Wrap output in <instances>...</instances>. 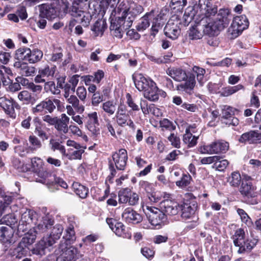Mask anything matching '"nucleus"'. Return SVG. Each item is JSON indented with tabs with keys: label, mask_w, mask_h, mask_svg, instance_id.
Wrapping results in <instances>:
<instances>
[{
	"label": "nucleus",
	"mask_w": 261,
	"mask_h": 261,
	"mask_svg": "<svg viewBox=\"0 0 261 261\" xmlns=\"http://www.w3.org/2000/svg\"><path fill=\"white\" fill-rule=\"evenodd\" d=\"M17 218L14 214H10L6 215L1 220L0 222L1 224H5L11 228L18 227L17 225Z\"/></svg>",
	"instance_id": "4c0bfd02"
},
{
	"label": "nucleus",
	"mask_w": 261,
	"mask_h": 261,
	"mask_svg": "<svg viewBox=\"0 0 261 261\" xmlns=\"http://www.w3.org/2000/svg\"><path fill=\"white\" fill-rule=\"evenodd\" d=\"M30 49L28 47H20L15 51L14 58L17 61H29Z\"/></svg>",
	"instance_id": "79ce46f5"
},
{
	"label": "nucleus",
	"mask_w": 261,
	"mask_h": 261,
	"mask_svg": "<svg viewBox=\"0 0 261 261\" xmlns=\"http://www.w3.org/2000/svg\"><path fill=\"white\" fill-rule=\"evenodd\" d=\"M29 62L30 63H35L39 61L43 57V53L38 49H35L31 50L29 55Z\"/></svg>",
	"instance_id": "09e8293b"
},
{
	"label": "nucleus",
	"mask_w": 261,
	"mask_h": 261,
	"mask_svg": "<svg viewBox=\"0 0 261 261\" xmlns=\"http://www.w3.org/2000/svg\"><path fill=\"white\" fill-rule=\"evenodd\" d=\"M154 17V11H151L150 12L146 13L140 19V21L137 26L138 31H143L146 30L150 25L149 19H152Z\"/></svg>",
	"instance_id": "473e14b6"
},
{
	"label": "nucleus",
	"mask_w": 261,
	"mask_h": 261,
	"mask_svg": "<svg viewBox=\"0 0 261 261\" xmlns=\"http://www.w3.org/2000/svg\"><path fill=\"white\" fill-rule=\"evenodd\" d=\"M229 149V143L223 140L212 142L207 145H203L200 148L202 153L218 154L225 153Z\"/></svg>",
	"instance_id": "1a4fd4ad"
},
{
	"label": "nucleus",
	"mask_w": 261,
	"mask_h": 261,
	"mask_svg": "<svg viewBox=\"0 0 261 261\" xmlns=\"http://www.w3.org/2000/svg\"><path fill=\"white\" fill-rule=\"evenodd\" d=\"M116 117L117 123L119 126L124 127L128 125L132 128H135V125L128 114L118 113H117Z\"/></svg>",
	"instance_id": "2f4dec72"
},
{
	"label": "nucleus",
	"mask_w": 261,
	"mask_h": 261,
	"mask_svg": "<svg viewBox=\"0 0 261 261\" xmlns=\"http://www.w3.org/2000/svg\"><path fill=\"white\" fill-rule=\"evenodd\" d=\"M67 101L71 104L73 108L79 113H82L84 111V107L82 105H80L79 100L75 95H71L67 98Z\"/></svg>",
	"instance_id": "603ef678"
},
{
	"label": "nucleus",
	"mask_w": 261,
	"mask_h": 261,
	"mask_svg": "<svg viewBox=\"0 0 261 261\" xmlns=\"http://www.w3.org/2000/svg\"><path fill=\"white\" fill-rule=\"evenodd\" d=\"M66 234L61 240H66L67 244H71L75 239L73 227L70 226L66 230Z\"/></svg>",
	"instance_id": "4d7b16f0"
},
{
	"label": "nucleus",
	"mask_w": 261,
	"mask_h": 261,
	"mask_svg": "<svg viewBox=\"0 0 261 261\" xmlns=\"http://www.w3.org/2000/svg\"><path fill=\"white\" fill-rule=\"evenodd\" d=\"M257 240L253 239L244 241L243 244L239 247L238 251L239 253H244L245 252L250 251L256 245Z\"/></svg>",
	"instance_id": "ea45409f"
},
{
	"label": "nucleus",
	"mask_w": 261,
	"mask_h": 261,
	"mask_svg": "<svg viewBox=\"0 0 261 261\" xmlns=\"http://www.w3.org/2000/svg\"><path fill=\"white\" fill-rule=\"evenodd\" d=\"M37 234L38 233L35 231V230L34 229H30L27 233H25L24 236L21 239V241L20 242V245H24L28 247L29 245L34 243Z\"/></svg>",
	"instance_id": "f704fd0d"
},
{
	"label": "nucleus",
	"mask_w": 261,
	"mask_h": 261,
	"mask_svg": "<svg viewBox=\"0 0 261 261\" xmlns=\"http://www.w3.org/2000/svg\"><path fill=\"white\" fill-rule=\"evenodd\" d=\"M229 11L226 9H221L215 18L207 19L202 18L200 23H202L201 29L204 34L212 36L217 35L218 32L227 27L230 19L228 18Z\"/></svg>",
	"instance_id": "f257e3e1"
},
{
	"label": "nucleus",
	"mask_w": 261,
	"mask_h": 261,
	"mask_svg": "<svg viewBox=\"0 0 261 261\" xmlns=\"http://www.w3.org/2000/svg\"><path fill=\"white\" fill-rule=\"evenodd\" d=\"M63 230L62 225L57 224L52 228L49 237L47 239V243L48 246L54 244L57 240L60 239Z\"/></svg>",
	"instance_id": "c85d7f7f"
},
{
	"label": "nucleus",
	"mask_w": 261,
	"mask_h": 261,
	"mask_svg": "<svg viewBox=\"0 0 261 261\" xmlns=\"http://www.w3.org/2000/svg\"><path fill=\"white\" fill-rule=\"evenodd\" d=\"M28 249V247L24 245H21L19 243L14 251V255H15L16 258H20L27 253Z\"/></svg>",
	"instance_id": "e2e57ef3"
},
{
	"label": "nucleus",
	"mask_w": 261,
	"mask_h": 261,
	"mask_svg": "<svg viewBox=\"0 0 261 261\" xmlns=\"http://www.w3.org/2000/svg\"><path fill=\"white\" fill-rule=\"evenodd\" d=\"M196 12L193 7H188L182 17L181 23L184 26H187L194 19Z\"/></svg>",
	"instance_id": "37998d69"
},
{
	"label": "nucleus",
	"mask_w": 261,
	"mask_h": 261,
	"mask_svg": "<svg viewBox=\"0 0 261 261\" xmlns=\"http://www.w3.org/2000/svg\"><path fill=\"white\" fill-rule=\"evenodd\" d=\"M239 141L241 143H260L261 133L257 130H250L243 134L239 139Z\"/></svg>",
	"instance_id": "aec40b11"
},
{
	"label": "nucleus",
	"mask_w": 261,
	"mask_h": 261,
	"mask_svg": "<svg viewBox=\"0 0 261 261\" xmlns=\"http://www.w3.org/2000/svg\"><path fill=\"white\" fill-rule=\"evenodd\" d=\"M244 89V86L241 84L234 86H227L223 88L220 92V94L222 96L227 97Z\"/></svg>",
	"instance_id": "a19ab883"
},
{
	"label": "nucleus",
	"mask_w": 261,
	"mask_h": 261,
	"mask_svg": "<svg viewBox=\"0 0 261 261\" xmlns=\"http://www.w3.org/2000/svg\"><path fill=\"white\" fill-rule=\"evenodd\" d=\"M36 213L30 209H25L24 211H21L20 220L18 225V230L24 232L31 226L33 221L37 219Z\"/></svg>",
	"instance_id": "9b49d317"
},
{
	"label": "nucleus",
	"mask_w": 261,
	"mask_h": 261,
	"mask_svg": "<svg viewBox=\"0 0 261 261\" xmlns=\"http://www.w3.org/2000/svg\"><path fill=\"white\" fill-rule=\"evenodd\" d=\"M61 101L59 99L49 97L41 100L36 106L32 107L31 111L34 114H52L56 109L60 110Z\"/></svg>",
	"instance_id": "20e7f679"
},
{
	"label": "nucleus",
	"mask_w": 261,
	"mask_h": 261,
	"mask_svg": "<svg viewBox=\"0 0 261 261\" xmlns=\"http://www.w3.org/2000/svg\"><path fill=\"white\" fill-rule=\"evenodd\" d=\"M29 141L34 150L38 149L42 146L40 140L36 136L31 135L29 138Z\"/></svg>",
	"instance_id": "69168bd1"
},
{
	"label": "nucleus",
	"mask_w": 261,
	"mask_h": 261,
	"mask_svg": "<svg viewBox=\"0 0 261 261\" xmlns=\"http://www.w3.org/2000/svg\"><path fill=\"white\" fill-rule=\"evenodd\" d=\"M241 181V176L238 172H233L228 179V182L230 186L234 187H238Z\"/></svg>",
	"instance_id": "6e6d98bb"
},
{
	"label": "nucleus",
	"mask_w": 261,
	"mask_h": 261,
	"mask_svg": "<svg viewBox=\"0 0 261 261\" xmlns=\"http://www.w3.org/2000/svg\"><path fill=\"white\" fill-rule=\"evenodd\" d=\"M201 29V24H199L197 26L193 27L190 28L188 32V36L189 38L191 40H197L201 39L203 36V34L200 31Z\"/></svg>",
	"instance_id": "49530a36"
},
{
	"label": "nucleus",
	"mask_w": 261,
	"mask_h": 261,
	"mask_svg": "<svg viewBox=\"0 0 261 261\" xmlns=\"http://www.w3.org/2000/svg\"><path fill=\"white\" fill-rule=\"evenodd\" d=\"M72 6L70 8L69 13L73 18L78 19L80 20V23L82 24L84 27H88L91 20L92 16L91 13H95L97 11L95 9L93 11L92 8V3L89 4V11L88 13H86L82 10L80 7L79 5L82 2H78L75 1H71Z\"/></svg>",
	"instance_id": "39448f33"
},
{
	"label": "nucleus",
	"mask_w": 261,
	"mask_h": 261,
	"mask_svg": "<svg viewBox=\"0 0 261 261\" xmlns=\"http://www.w3.org/2000/svg\"><path fill=\"white\" fill-rule=\"evenodd\" d=\"M106 222L111 230L118 236L123 238L130 239L131 233L126 230L124 224L118 222L116 219L110 218L106 219Z\"/></svg>",
	"instance_id": "4468645a"
},
{
	"label": "nucleus",
	"mask_w": 261,
	"mask_h": 261,
	"mask_svg": "<svg viewBox=\"0 0 261 261\" xmlns=\"http://www.w3.org/2000/svg\"><path fill=\"white\" fill-rule=\"evenodd\" d=\"M48 246L46 241H41L32 250V252L34 254H36L42 256L45 254V249Z\"/></svg>",
	"instance_id": "3c124183"
},
{
	"label": "nucleus",
	"mask_w": 261,
	"mask_h": 261,
	"mask_svg": "<svg viewBox=\"0 0 261 261\" xmlns=\"http://www.w3.org/2000/svg\"><path fill=\"white\" fill-rule=\"evenodd\" d=\"M31 164L33 170L37 173L38 175L40 178L38 179H44L47 178L45 175V173H50L47 170H43V166L44 165L42 160L39 158L35 157L31 159Z\"/></svg>",
	"instance_id": "b1692460"
},
{
	"label": "nucleus",
	"mask_w": 261,
	"mask_h": 261,
	"mask_svg": "<svg viewBox=\"0 0 261 261\" xmlns=\"http://www.w3.org/2000/svg\"><path fill=\"white\" fill-rule=\"evenodd\" d=\"M56 66L53 65L46 64L40 67L38 75L35 77L34 81L36 83L45 82L54 77L56 70Z\"/></svg>",
	"instance_id": "2eb2a0df"
},
{
	"label": "nucleus",
	"mask_w": 261,
	"mask_h": 261,
	"mask_svg": "<svg viewBox=\"0 0 261 261\" xmlns=\"http://www.w3.org/2000/svg\"><path fill=\"white\" fill-rule=\"evenodd\" d=\"M237 212L240 216L242 222L244 223L248 226H251L253 225V222L251 218L244 210L238 208L237 209Z\"/></svg>",
	"instance_id": "864d4df0"
},
{
	"label": "nucleus",
	"mask_w": 261,
	"mask_h": 261,
	"mask_svg": "<svg viewBox=\"0 0 261 261\" xmlns=\"http://www.w3.org/2000/svg\"><path fill=\"white\" fill-rule=\"evenodd\" d=\"M167 74L178 82L184 81L188 75L185 70L179 68H169L167 70Z\"/></svg>",
	"instance_id": "7c9ffc66"
},
{
	"label": "nucleus",
	"mask_w": 261,
	"mask_h": 261,
	"mask_svg": "<svg viewBox=\"0 0 261 261\" xmlns=\"http://www.w3.org/2000/svg\"><path fill=\"white\" fill-rule=\"evenodd\" d=\"M195 76L193 74L187 75V78L185 80L184 83H181L177 86V89L190 93L194 88L195 85Z\"/></svg>",
	"instance_id": "c756f323"
},
{
	"label": "nucleus",
	"mask_w": 261,
	"mask_h": 261,
	"mask_svg": "<svg viewBox=\"0 0 261 261\" xmlns=\"http://www.w3.org/2000/svg\"><path fill=\"white\" fill-rule=\"evenodd\" d=\"M49 144L50 145V148L52 151H55L56 150H59L63 156L65 154L66 149L64 146L61 144L56 140L51 139L49 141Z\"/></svg>",
	"instance_id": "bf43d9fd"
},
{
	"label": "nucleus",
	"mask_w": 261,
	"mask_h": 261,
	"mask_svg": "<svg viewBox=\"0 0 261 261\" xmlns=\"http://www.w3.org/2000/svg\"><path fill=\"white\" fill-rule=\"evenodd\" d=\"M13 233V228L6 226H2L0 228V239L4 242H9Z\"/></svg>",
	"instance_id": "c03bdc74"
},
{
	"label": "nucleus",
	"mask_w": 261,
	"mask_h": 261,
	"mask_svg": "<svg viewBox=\"0 0 261 261\" xmlns=\"http://www.w3.org/2000/svg\"><path fill=\"white\" fill-rule=\"evenodd\" d=\"M44 83V90L46 93H50L53 95H58L60 94L61 91L57 88L54 82L45 81Z\"/></svg>",
	"instance_id": "de8ad7c7"
},
{
	"label": "nucleus",
	"mask_w": 261,
	"mask_h": 261,
	"mask_svg": "<svg viewBox=\"0 0 261 261\" xmlns=\"http://www.w3.org/2000/svg\"><path fill=\"white\" fill-rule=\"evenodd\" d=\"M69 120V118L65 114H62L60 118L57 117L54 125L55 128L61 133H68Z\"/></svg>",
	"instance_id": "cd10ccee"
},
{
	"label": "nucleus",
	"mask_w": 261,
	"mask_h": 261,
	"mask_svg": "<svg viewBox=\"0 0 261 261\" xmlns=\"http://www.w3.org/2000/svg\"><path fill=\"white\" fill-rule=\"evenodd\" d=\"M122 217L128 223H138L142 219V216L130 207H127L124 210Z\"/></svg>",
	"instance_id": "a878e982"
},
{
	"label": "nucleus",
	"mask_w": 261,
	"mask_h": 261,
	"mask_svg": "<svg viewBox=\"0 0 261 261\" xmlns=\"http://www.w3.org/2000/svg\"><path fill=\"white\" fill-rule=\"evenodd\" d=\"M236 109L227 106H223L221 114V121L222 123L228 126H237L239 119L234 116Z\"/></svg>",
	"instance_id": "f8f14e48"
},
{
	"label": "nucleus",
	"mask_w": 261,
	"mask_h": 261,
	"mask_svg": "<svg viewBox=\"0 0 261 261\" xmlns=\"http://www.w3.org/2000/svg\"><path fill=\"white\" fill-rule=\"evenodd\" d=\"M66 144L67 146L72 147L73 148H69L67 151H65V154L64 156L67 158L69 160H80L82 155L85 151V147L81 146L80 144L74 141L68 140Z\"/></svg>",
	"instance_id": "ddd939ff"
},
{
	"label": "nucleus",
	"mask_w": 261,
	"mask_h": 261,
	"mask_svg": "<svg viewBox=\"0 0 261 261\" xmlns=\"http://www.w3.org/2000/svg\"><path fill=\"white\" fill-rule=\"evenodd\" d=\"M101 107L109 115L114 114L116 111L115 104L113 101L111 100L103 102Z\"/></svg>",
	"instance_id": "5fc2aeb1"
},
{
	"label": "nucleus",
	"mask_w": 261,
	"mask_h": 261,
	"mask_svg": "<svg viewBox=\"0 0 261 261\" xmlns=\"http://www.w3.org/2000/svg\"><path fill=\"white\" fill-rule=\"evenodd\" d=\"M242 200L246 204L255 205L258 203L256 188L251 181L243 180L239 189Z\"/></svg>",
	"instance_id": "423d86ee"
},
{
	"label": "nucleus",
	"mask_w": 261,
	"mask_h": 261,
	"mask_svg": "<svg viewBox=\"0 0 261 261\" xmlns=\"http://www.w3.org/2000/svg\"><path fill=\"white\" fill-rule=\"evenodd\" d=\"M160 126L169 130H173L175 129V125L173 124L172 122L168 119L164 118L160 121Z\"/></svg>",
	"instance_id": "338daca9"
},
{
	"label": "nucleus",
	"mask_w": 261,
	"mask_h": 261,
	"mask_svg": "<svg viewBox=\"0 0 261 261\" xmlns=\"http://www.w3.org/2000/svg\"><path fill=\"white\" fill-rule=\"evenodd\" d=\"M203 9L204 11L205 17L203 18L204 19H208L211 18V19L215 18V16L218 14L217 13V7L212 2H207L205 5H203Z\"/></svg>",
	"instance_id": "72a5a7b5"
},
{
	"label": "nucleus",
	"mask_w": 261,
	"mask_h": 261,
	"mask_svg": "<svg viewBox=\"0 0 261 261\" xmlns=\"http://www.w3.org/2000/svg\"><path fill=\"white\" fill-rule=\"evenodd\" d=\"M144 11L143 7L140 5L134 4L127 9H125L122 14L127 19L126 22L128 25H132L135 18Z\"/></svg>",
	"instance_id": "dca6fc26"
},
{
	"label": "nucleus",
	"mask_w": 261,
	"mask_h": 261,
	"mask_svg": "<svg viewBox=\"0 0 261 261\" xmlns=\"http://www.w3.org/2000/svg\"><path fill=\"white\" fill-rule=\"evenodd\" d=\"M180 23L177 16H172L164 28V34L166 36L172 40L176 39L180 33V29L179 26Z\"/></svg>",
	"instance_id": "9d476101"
},
{
	"label": "nucleus",
	"mask_w": 261,
	"mask_h": 261,
	"mask_svg": "<svg viewBox=\"0 0 261 261\" xmlns=\"http://www.w3.org/2000/svg\"><path fill=\"white\" fill-rule=\"evenodd\" d=\"M191 180L192 177L189 174H182L180 179L176 181L175 184L177 187L184 188L190 184Z\"/></svg>",
	"instance_id": "13d9d810"
},
{
	"label": "nucleus",
	"mask_w": 261,
	"mask_h": 261,
	"mask_svg": "<svg viewBox=\"0 0 261 261\" xmlns=\"http://www.w3.org/2000/svg\"><path fill=\"white\" fill-rule=\"evenodd\" d=\"M197 138L193 136L189 129H186V133L183 136V141L187 144L188 147H191L195 146L197 143Z\"/></svg>",
	"instance_id": "a18cd8bd"
},
{
	"label": "nucleus",
	"mask_w": 261,
	"mask_h": 261,
	"mask_svg": "<svg viewBox=\"0 0 261 261\" xmlns=\"http://www.w3.org/2000/svg\"><path fill=\"white\" fill-rule=\"evenodd\" d=\"M72 188L75 193L81 198L87 197L89 190L85 186L77 182H74L72 184Z\"/></svg>",
	"instance_id": "58836bf2"
},
{
	"label": "nucleus",
	"mask_w": 261,
	"mask_h": 261,
	"mask_svg": "<svg viewBox=\"0 0 261 261\" xmlns=\"http://www.w3.org/2000/svg\"><path fill=\"white\" fill-rule=\"evenodd\" d=\"M55 253L59 255L56 261H75L81 256L77 249L69 244H67L66 240H61Z\"/></svg>",
	"instance_id": "7ed1b4c3"
},
{
	"label": "nucleus",
	"mask_w": 261,
	"mask_h": 261,
	"mask_svg": "<svg viewBox=\"0 0 261 261\" xmlns=\"http://www.w3.org/2000/svg\"><path fill=\"white\" fill-rule=\"evenodd\" d=\"M0 107L2 108L5 112L11 117H14V109L19 110L20 106L13 99H8L6 97H0Z\"/></svg>",
	"instance_id": "f3484780"
},
{
	"label": "nucleus",
	"mask_w": 261,
	"mask_h": 261,
	"mask_svg": "<svg viewBox=\"0 0 261 261\" xmlns=\"http://www.w3.org/2000/svg\"><path fill=\"white\" fill-rule=\"evenodd\" d=\"M113 160L117 170H124L127 161V151L124 149H120L112 155Z\"/></svg>",
	"instance_id": "a211bd4d"
},
{
	"label": "nucleus",
	"mask_w": 261,
	"mask_h": 261,
	"mask_svg": "<svg viewBox=\"0 0 261 261\" xmlns=\"http://www.w3.org/2000/svg\"><path fill=\"white\" fill-rule=\"evenodd\" d=\"M243 32L236 26L234 27L233 24L231 23L230 27L228 29V36L230 39H233L239 36Z\"/></svg>",
	"instance_id": "0e129e2a"
},
{
	"label": "nucleus",
	"mask_w": 261,
	"mask_h": 261,
	"mask_svg": "<svg viewBox=\"0 0 261 261\" xmlns=\"http://www.w3.org/2000/svg\"><path fill=\"white\" fill-rule=\"evenodd\" d=\"M232 23L234 27L236 26L240 29V30L244 31L249 26V21L245 15H241L234 18Z\"/></svg>",
	"instance_id": "e433bc0d"
},
{
	"label": "nucleus",
	"mask_w": 261,
	"mask_h": 261,
	"mask_svg": "<svg viewBox=\"0 0 261 261\" xmlns=\"http://www.w3.org/2000/svg\"><path fill=\"white\" fill-rule=\"evenodd\" d=\"M181 217L182 218L187 219L192 218L195 214L197 209V204L196 201L190 202H184L181 205Z\"/></svg>",
	"instance_id": "5701e85b"
},
{
	"label": "nucleus",
	"mask_w": 261,
	"mask_h": 261,
	"mask_svg": "<svg viewBox=\"0 0 261 261\" xmlns=\"http://www.w3.org/2000/svg\"><path fill=\"white\" fill-rule=\"evenodd\" d=\"M130 189L125 188L119 191L118 193L119 202L120 203H127L129 196H130Z\"/></svg>",
	"instance_id": "052dcab7"
},
{
	"label": "nucleus",
	"mask_w": 261,
	"mask_h": 261,
	"mask_svg": "<svg viewBox=\"0 0 261 261\" xmlns=\"http://www.w3.org/2000/svg\"><path fill=\"white\" fill-rule=\"evenodd\" d=\"M107 28L106 20L104 19H98L93 24L91 30L95 36L102 35Z\"/></svg>",
	"instance_id": "c9c22d12"
},
{
	"label": "nucleus",
	"mask_w": 261,
	"mask_h": 261,
	"mask_svg": "<svg viewBox=\"0 0 261 261\" xmlns=\"http://www.w3.org/2000/svg\"><path fill=\"white\" fill-rule=\"evenodd\" d=\"M39 7L40 17L46 18L48 19H52L57 17L58 11L53 5L44 4Z\"/></svg>",
	"instance_id": "4be33fe9"
},
{
	"label": "nucleus",
	"mask_w": 261,
	"mask_h": 261,
	"mask_svg": "<svg viewBox=\"0 0 261 261\" xmlns=\"http://www.w3.org/2000/svg\"><path fill=\"white\" fill-rule=\"evenodd\" d=\"M54 224V220L49 216L46 215L42 217L40 223L33 229L39 234L46 232L48 229L51 228Z\"/></svg>",
	"instance_id": "393cba45"
},
{
	"label": "nucleus",
	"mask_w": 261,
	"mask_h": 261,
	"mask_svg": "<svg viewBox=\"0 0 261 261\" xmlns=\"http://www.w3.org/2000/svg\"><path fill=\"white\" fill-rule=\"evenodd\" d=\"M126 22L127 19L123 14L121 17L119 16L112 19L110 27L112 34L118 38H122L124 32L132 26L127 24Z\"/></svg>",
	"instance_id": "6e6552de"
},
{
	"label": "nucleus",
	"mask_w": 261,
	"mask_h": 261,
	"mask_svg": "<svg viewBox=\"0 0 261 261\" xmlns=\"http://www.w3.org/2000/svg\"><path fill=\"white\" fill-rule=\"evenodd\" d=\"M35 126L34 133L37 135L42 141L47 140L49 138V135L46 132V128L42 124L41 120L38 117H36L33 120Z\"/></svg>",
	"instance_id": "bb28decb"
},
{
	"label": "nucleus",
	"mask_w": 261,
	"mask_h": 261,
	"mask_svg": "<svg viewBox=\"0 0 261 261\" xmlns=\"http://www.w3.org/2000/svg\"><path fill=\"white\" fill-rule=\"evenodd\" d=\"M45 174L47 178L44 179H38L37 181L46 185L48 187L57 185L64 189L67 188V183L62 178L57 177L51 173H45Z\"/></svg>",
	"instance_id": "6ab92c4d"
},
{
	"label": "nucleus",
	"mask_w": 261,
	"mask_h": 261,
	"mask_svg": "<svg viewBox=\"0 0 261 261\" xmlns=\"http://www.w3.org/2000/svg\"><path fill=\"white\" fill-rule=\"evenodd\" d=\"M160 207L163 212L171 216L177 214L181 208L177 203L168 199L162 201Z\"/></svg>",
	"instance_id": "412c9836"
},
{
	"label": "nucleus",
	"mask_w": 261,
	"mask_h": 261,
	"mask_svg": "<svg viewBox=\"0 0 261 261\" xmlns=\"http://www.w3.org/2000/svg\"><path fill=\"white\" fill-rule=\"evenodd\" d=\"M245 239V232L243 229L240 228L237 230L233 236V243L236 246L240 247L243 244Z\"/></svg>",
	"instance_id": "8fccbe9b"
},
{
	"label": "nucleus",
	"mask_w": 261,
	"mask_h": 261,
	"mask_svg": "<svg viewBox=\"0 0 261 261\" xmlns=\"http://www.w3.org/2000/svg\"><path fill=\"white\" fill-rule=\"evenodd\" d=\"M150 224L158 228L164 225L167 220L166 216L163 211L154 207H147V211L145 212Z\"/></svg>",
	"instance_id": "0eeeda50"
},
{
	"label": "nucleus",
	"mask_w": 261,
	"mask_h": 261,
	"mask_svg": "<svg viewBox=\"0 0 261 261\" xmlns=\"http://www.w3.org/2000/svg\"><path fill=\"white\" fill-rule=\"evenodd\" d=\"M168 139L171 142V144L174 147L177 148H179L180 147V139L174 133L171 134L168 137Z\"/></svg>",
	"instance_id": "774afa93"
},
{
	"label": "nucleus",
	"mask_w": 261,
	"mask_h": 261,
	"mask_svg": "<svg viewBox=\"0 0 261 261\" xmlns=\"http://www.w3.org/2000/svg\"><path fill=\"white\" fill-rule=\"evenodd\" d=\"M133 79L136 88L140 91H143L146 98L152 101L159 99L158 88L152 80L146 79L140 73L133 76Z\"/></svg>",
	"instance_id": "f03ea898"
},
{
	"label": "nucleus",
	"mask_w": 261,
	"mask_h": 261,
	"mask_svg": "<svg viewBox=\"0 0 261 261\" xmlns=\"http://www.w3.org/2000/svg\"><path fill=\"white\" fill-rule=\"evenodd\" d=\"M16 80L17 82L12 83L9 87L10 90L11 92H16L19 91L21 89V87L19 83H20L22 85H25L26 83H28V80L21 77H17L16 79Z\"/></svg>",
	"instance_id": "680f3d73"
}]
</instances>
